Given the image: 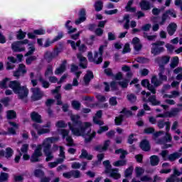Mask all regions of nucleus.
Listing matches in <instances>:
<instances>
[{
    "label": "nucleus",
    "instance_id": "41",
    "mask_svg": "<svg viewBox=\"0 0 182 182\" xmlns=\"http://www.w3.org/2000/svg\"><path fill=\"white\" fill-rule=\"evenodd\" d=\"M132 173H133V166H129L124 171L125 178H129L132 175Z\"/></svg>",
    "mask_w": 182,
    "mask_h": 182
},
{
    "label": "nucleus",
    "instance_id": "54",
    "mask_svg": "<svg viewBox=\"0 0 182 182\" xmlns=\"http://www.w3.org/2000/svg\"><path fill=\"white\" fill-rule=\"evenodd\" d=\"M53 66L49 65L47 68L46 73H44V76L47 77V76L53 75Z\"/></svg>",
    "mask_w": 182,
    "mask_h": 182
},
{
    "label": "nucleus",
    "instance_id": "21",
    "mask_svg": "<svg viewBox=\"0 0 182 182\" xmlns=\"http://www.w3.org/2000/svg\"><path fill=\"white\" fill-rule=\"evenodd\" d=\"M177 30V24L176 23H170L168 26L166 27L169 36H173Z\"/></svg>",
    "mask_w": 182,
    "mask_h": 182
},
{
    "label": "nucleus",
    "instance_id": "23",
    "mask_svg": "<svg viewBox=\"0 0 182 182\" xmlns=\"http://www.w3.org/2000/svg\"><path fill=\"white\" fill-rule=\"evenodd\" d=\"M150 159V165L153 167L157 166L159 164L160 159L158 155H152L149 157Z\"/></svg>",
    "mask_w": 182,
    "mask_h": 182
},
{
    "label": "nucleus",
    "instance_id": "37",
    "mask_svg": "<svg viewBox=\"0 0 182 182\" xmlns=\"http://www.w3.org/2000/svg\"><path fill=\"white\" fill-rule=\"evenodd\" d=\"M124 119V116L122 114H120L119 116L115 117V120H114L115 124L117 126H120L123 123Z\"/></svg>",
    "mask_w": 182,
    "mask_h": 182
},
{
    "label": "nucleus",
    "instance_id": "52",
    "mask_svg": "<svg viewBox=\"0 0 182 182\" xmlns=\"http://www.w3.org/2000/svg\"><path fill=\"white\" fill-rule=\"evenodd\" d=\"M151 83L154 84L155 87H159L160 85V81L156 75L153 76L152 79H151Z\"/></svg>",
    "mask_w": 182,
    "mask_h": 182
},
{
    "label": "nucleus",
    "instance_id": "35",
    "mask_svg": "<svg viewBox=\"0 0 182 182\" xmlns=\"http://www.w3.org/2000/svg\"><path fill=\"white\" fill-rule=\"evenodd\" d=\"M14 150L11 147L6 148L5 149V158L9 159H11L14 155Z\"/></svg>",
    "mask_w": 182,
    "mask_h": 182
},
{
    "label": "nucleus",
    "instance_id": "13",
    "mask_svg": "<svg viewBox=\"0 0 182 182\" xmlns=\"http://www.w3.org/2000/svg\"><path fill=\"white\" fill-rule=\"evenodd\" d=\"M77 58L80 62V68L82 69H87L88 66L87 58H85L81 53L77 54Z\"/></svg>",
    "mask_w": 182,
    "mask_h": 182
},
{
    "label": "nucleus",
    "instance_id": "39",
    "mask_svg": "<svg viewBox=\"0 0 182 182\" xmlns=\"http://www.w3.org/2000/svg\"><path fill=\"white\" fill-rule=\"evenodd\" d=\"M9 180V173L6 172H1L0 173V182H6Z\"/></svg>",
    "mask_w": 182,
    "mask_h": 182
},
{
    "label": "nucleus",
    "instance_id": "19",
    "mask_svg": "<svg viewBox=\"0 0 182 182\" xmlns=\"http://www.w3.org/2000/svg\"><path fill=\"white\" fill-rule=\"evenodd\" d=\"M31 120L36 123L38 124H42L43 120H42V116H41L38 112H33L31 114Z\"/></svg>",
    "mask_w": 182,
    "mask_h": 182
},
{
    "label": "nucleus",
    "instance_id": "55",
    "mask_svg": "<svg viewBox=\"0 0 182 182\" xmlns=\"http://www.w3.org/2000/svg\"><path fill=\"white\" fill-rule=\"evenodd\" d=\"M108 130H109L108 126L100 127L98 131H97V134L100 135L104 132H107Z\"/></svg>",
    "mask_w": 182,
    "mask_h": 182
},
{
    "label": "nucleus",
    "instance_id": "14",
    "mask_svg": "<svg viewBox=\"0 0 182 182\" xmlns=\"http://www.w3.org/2000/svg\"><path fill=\"white\" fill-rule=\"evenodd\" d=\"M79 18L75 21L76 25H80L86 21V10L85 9H80L78 13Z\"/></svg>",
    "mask_w": 182,
    "mask_h": 182
},
{
    "label": "nucleus",
    "instance_id": "31",
    "mask_svg": "<svg viewBox=\"0 0 182 182\" xmlns=\"http://www.w3.org/2000/svg\"><path fill=\"white\" fill-rule=\"evenodd\" d=\"M94 7L96 12H100L103 9L104 3L101 1H96L94 4Z\"/></svg>",
    "mask_w": 182,
    "mask_h": 182
},
{
    "label": "nucleus",
    "instance_id": "17",
    "mask_svg": "<svg viewBox=\"0 0 182 182\" xmlns=\"http://www.w3.org/2000/svg\"><path fill=\"white\" fill-rule=\"evenodd\" d=\"M139 146L143 151L148 152L151 150L150 142L146 139H144L140 142Z\"/></svg>",
    "mask_w": 182,
    "mask_h": 182
},
{
    "label": "nucleus",
    "instance_id": "33",
    "mask_svg": "<svg viewBox=\"0 0 182 182\" xmlns=\"http://www.w3.org/2000/svg\"><path fill=\"white\" fill-rule=\"evenodd\" d=\"M33 176L37 178H41L45 176V172L43 169H35L33 171Z\"/></svg>",
    "mask_w": 182,
    "mask_h": 182
},
{
    "label": "nucleus",
    "instance_id": "30",
    "mask_svg": "<svg viewBox=\"0 0 182 182\" xmlns=\"http://www.w3.org/2000/svg\"><path fill=\"white\" fill-rule=\"evenodd\" d=\"M70 21L68 20L66 21L65 24V27L68 30V34L70 35L72 33H74L77 31V28L72 27V26H70L69 24L70 23Z\"/></svg>",
    "mask_w": 182,
    "mask_h": 182
},
{
    "label": "nucleus",
    "instance_id": "49",
    "mask_svg": "<svg viewBox=\"0 0 182 182\" xmlns=\"http://www.w3.org/2000/svg\"><path fill=\"white\" fill-rule=\"evenodd\" d=\"M166 124V122L164 119H159L157 121V127L159 129H164Z\"/></svg>",
    "mask_w": 182,
    "mask_h": 182
},
{
    "label": "nucleus",
    "instance_id": "20",
    "mask_svg": "<svg viewBox=\"0 0 182 182\" xmlns=\"http://www.w3.org/2000/svg\"><path fill=\"white\" fill-rule=\"evenodd\" d=\"M9 88H11L13 92H17V90H18L20 87L22 86L21 85V82L17 80H12L10 81L9 85Z\"/></svg>",
    "mask_w": 182,
    "mask_h": 182
},
{
    "label": "nucleus",
    "instance_id": "59",
    "mask_svg": "<svg viewBox=\"0 0 182 182\" xmlns=\"http://www.w3.org/2000/svg\"><path fill=\"white\" fill-rule=\"evenodd\" d=\"M109 104L111 106H116L117 105V97H112L109 100Z\"/></svg>",
    "mask_w": 182,
    "mask_h": 182
},
{
    "label": "nucleus",
    "instance_id": "44",
    "mask_svg": "<svg viewBox=\"0 0 182 182\" xmlns=\"http://www.w3.org/2000/svg\"><path fill=\"white\" fill-rule=\"evenodd\" d=\"M92 132V129H89L87 133L85 135H87L89 139H91L92 140L96 137L97 133L96 132L93 131L92 134H90Z\"/></svg>",
    "mask_w": 182,
    "mask_h": 182
},
{
    "label": "nucleus",
    "instance_id": "5",
    "mask_svg": "<svg viewBox=\"0 0 182 182\" xmlns=\"http://www.w3.org/2000/svg\"><path fill=\"white\" fill-rule=\"evenodd\" d=\"M161 156L164 161L169 160L171 162L175 161L176 160L181 157V154L178 152H174L168 155V150H162Z\"/></svg>",
    "mask_w": 182,
    "mask_h": 182
},
{
    "label": "nucleus",
    "instance_id": "7",
    "mask_svg": "<svg viewBox=\"0 0 182 182\" xmlns=\"http://www.w3.org/2000/svg\"><path fill=\"white\" fill-rule=\"evenodd\" d=\"M43 146L38 145L37 148L34 150V152L31 155V162L37 163L41 161L40 157L43 156Z\"/></svg>",
    "mask_w": 182,
    "mask_h": 182
},
{
    "label": "nucleus",
    "instance_id": "28",
    "mask_svg": "<svg viewBox=\"0 0 182 182\" xmlns=\"http://www.w3.org/2000/svg\"><path fill=\"white\" fill-rule=\"evenodd\" d=\"M148 101L153 105V106H158L161 105V101L158 100L156 97V95L150 96L148 98Z\"/></svg>",
    "mask_w": 182,
    "mask_h": 182
},
{
    "label": "nucleus",
    "instance_id": "1",
    "mask_svg": "<svg viewBox=\"0 0 182 182\" xmlns=\"http://www.w3.org/2000/svg\"><path fill=\"white\" fill-rule=\"evenodd\" d=\"M68 126L74 136H81L85 135V132L91 129L92 123L90 122H82L81 124H77L76 127H77V128H76L75 127L72 126L70 122H68Z\"/></svg>",
    "mask_w": 182,
    "mask_h": 182
},
{
    "label": "nucleus",
    "instance_id": "9",
    "mask_svg": "<svg viewBox=\"0 0 182 182\" xmlns=\"http://www.w3.org/2000/svg\"><path fill=\"white\" fill-rule=\"evenodd\" d=\"M28 42L29 41L28 39H24L21 41H17L16 44H11V48L13 51H14L15 53L23 52L25 50V48L24 47L20 48L19 46L27 45Z\"/></svg>",
    "mask_w": 182,
    "mask_h": 182
},
{
    "label": "nucleus",
    "instance_id": "3",
    "mask_svg": "<svg viewBox=\"0 0 182 182\" xmlns=\"http://www.w3.org/2000/svg\"><path fill=\"white\" fill-rule=\"evenodd\" d=\"M152 48H151V54L154 56L161 55V53L165 52V48L163 46L165 45L164 41H158L155 43H153Z\"/></svg>",
    "mask_w": 182,
    "mask_h": 182
},
{
    "label": "nucleus",
    "instance_id": "18",
    "mask_svg": "<svg viewBox=\"0 0 182 182\" xmlns=\"http://www.w3.org/2000/svg\"><path fill=\"white\" fill-rule=\"evenodd\" d=\"M93 78H94V74L92 71L87 70V73L84 76V82L85 85L88 86Z\"/></svg>",
    "mask_w": 182,
    "mask_h": 182
},
{
    "label": "nucleus",
    "instance_id": "22",
    "mask_svg": "<svg viewBox=\"0 0 182 182\" xmlns=\"http://www.w3.org/2000/svg\"><path fill=\"white\" fill-rule=\"evenodd\" d=\"M182 111V107H175L171 109V112H166L168 117H175Z\"/></svg>",
    "mask_w": 182,
    "mask_h": 182
},
{
    "label": "nucleus",
    "instance_id": "25",
    "mask_svg": "<svg viewBox=\"0 0 182 182\" xmlns=\"http://www.w3.org/2000/svg\"><path fill=\"white\" fill-rule=\"evenodd\" d=\"M126 21L124 25V28L126 29V30H128L130 28V26H129V23H130V16L129 14H126L123 17V20H121V21H119L118 22L119 23H122L124 21Z\"/></svg>",
    "mask_w": 182,
    "mask_h": 182
},
{
    "label": "nucleus",
    "instance_id": "60",
    "mask_svg": "<svg viewBox=\"0 0 182 182\" xmlns=\"http://www.w3.org/2000/svg\"><path fill=\"white\" fill-rule=\"evenodd\" d=\"M155 132V129L153 127H149V128H145L144 129V134H154Z\"/></svg>",
    "mask_w": 182,
    "mask_h": 182
},
{
    "label": "nucleus",
    "instance_id": "27",
    "mask_svg": "<svg viewBox=\"0 0 182 182\" xmlns=\"http://www.w3.org/2000/svg\"><path fill=\"white\" fill-rule=\"evenodd\" d=\"M80 119V116L78 114L73 115L71 117V121L73 122L72 126L76 127V125L81 124L82 123V121L79 120Z\"/></svg>",
    "mask_w": 182,
    "mask_h": 182
},
{
    "label": "nucleus",
    "instance_id": "6",
    "mask_svg": "<svg viewBox=\"0 0 182 182\" xmlns=\"http://www.w3.org/2000/svg\"><path fill=\"white\" fill-rule=\"evenodd\" d=\"M173 18H177L176 11L174 9H169L166 10V11L162 14L161 21L159 23L160 26H163L166 23L167 20H170V16Z\"/></svg>",
    "mask_w": 182,
    "mask_h": 182
},
{
    "label": "nucleus",
    "instance_id": "16",
    "mask_svg": "<svg viewBox=\"0 0 182 182\" xmlns=\"http://www.w3.org/2000/svg\"><path fill=\"white\" fill-rule=\"evenodd\" d=\"M67 60H64L60 64V67L57 68L55 71V75H61L65 73L67 69Z\"/></svg>",
    "mask_w": 182,
    "mask_h": 182
},
{
    "label": "nucleus",
    "instance_id": "34",
    "mask_svg": "<svg viewBox=\"0 0 182 182\" xmlns=\"http://www.w3.org/2000/svg\"><path fill=\"white\" fill-rule=\"evenodd\" d=\"M127 99L131 104H135L137 100V97L134 94L130 93L127 95Z\"/></svg>",
    "mask_w": 182,
    "mask_h": 182
},
{
    "label": "nucleus",
    "instance_id": "38",
    "mask_svg": "<svg viewBox=\"0 0 182 182\" xmlns=\"http://www.w3.org/2000/svg\"><path fill=\"white\" fill-rule=\"evenodd\" d=\"M73 108L77 111L80 110L81 108V103L77 100H73L71 102Z\"/></svg>",
    "mask_w": 182,
    "mask_h": 182
},
{
    "label": "nucleus",
    "instance_id": "64",
    "mask_svg": "<svg viewBox=\"0 0 182 182\" xmlns=\"http://www.w3.org/2000/svg\"><path fill=\"white\" fill-rule=\"evenodd\" d=\"M23 180H24V178L22 176H16L13 178L14 182H23Z\"/></svg>",
    "mask_w": 182,
    "mask_h": 182
},
{
    "label": "nucleus",
    "instance_id": "8",
    "mask_svg": "<svg viewBox=\"0 0 182 182\" xmlns=\"http://www.w3.org/2000/svg\"><path fill=\"white\" fill-rule=\"evenodd\" d=\"M60 52V49L58 48L55 49L53 52L46 51V53H44V59H46L48 63H50L55 58L59 55Z\"/></svg>",
    "mask_w": 182,
    "mask_h": 182
},
{
    "label": "nucleus",
    "instance_id": "12",
    "mask_svg": "<svg viewBox=\"0 0 182 182\" xmlns=\"http://www.w3.org/2000/svg\"><path fill=\"white\" fill-rule=\"evenodd\" d=\"M31 92L33 93L31 95V100L33 102L41 100L43 97V94L41 92L39 87H32Z\"/></svg>",
    "mask_w": 182,
    "mask_h": 182
},
{
    "label": "nucleus",
    "instance_id": "11",
    "mask_svg": "<svg viewBox=\"0 0 182 182\" xmlns=\"http://www.w3.org/2000/svg\"><path fill=\"white\" fill-rule=\"evenodd\" d=\"M170 62V57L168 55H164L161 57H157L155 58V63L159 65V69H161V66L164 69H166L165 65Z\"/></svg>",
    "mask_w": 182,
    "mask_h": 182
},
{
    "label": "nucleus",
    "instance_id": "61",
    "mask_svg": "<svg viewBox=\"0 0 182 182\" xmlns=\"http://www.w3.org/2000/svg\"><path fill=\"white\" fill-rule=\"evenodd\" d=\"M46 30H43L42 28L33 31L34 35L41 36V35H46Z\"/></svg>",
    "mask_w": 182,
    "mask_h": 182
},
{
    "label": "nucleus",
    "instance_id": "58",
    "mask_svg": "<svg viewBox=\"0 0 182 182\" xmlns=\"http://www.w3.org/2000/svg\"><path fill=\"white\" fill-rule=\"evenodd\" d=\"M93 122L95 124H98L100 126L105 124L104 121L100 120V119L97 117H93Z\"/></svg>",
    "mask_w": 182,
    "mask_h": 182
},
{
    "label": "nucleus",
    "instance_id": "56",
    "mask_svg": "<svg viewBox=\"0 0 182 182\" xmlns=\"http://www.w3.org/2000/svg\"><path fill=\"white\" fill-rule=\"evenodd\" d=\"M65 141H67V143H68V144H67V146H74V140L71 136H67L65 138Z\"/></svg>",
    "mask_w": 182,
    "mask_h": 182
},
{
    "label": "nucleus",
    "instance_id": "4",
    "mask_svg": "<svg viewBox=\"0 0 182 182\" xmlns=\"http://www.w3.org/2000/svg\"><path fill=\"white\" fill-rule=\"evenodd\" d=\"M18 96V99L23 100L25 104H27L28 102V96L29 94V90L28 87L25 85H23L21 87L17 90L14 92Z\"/></svg>",
    "mask_w": 182,
    "mask_h": 182
},
{
    "label": "nucleus",
    "instance_id": "42",
    "mask_svg": "<svg viewBox=\"0 0 182 182\" xmlns=\"http://www.w3.org/2000/svg\"><path fill=\"white\" fill-rule=\"evenodd\" d=\"M129 82V80H124V81H119L118 84L123 89H126L128 87Z\"/></svg>",
    "mask_w": 182,
    "mask_h": 182
},
{
    "label": "nucleus",
    "instance_id": "36",
    "mask_svg": "<svg viewBox=\"0 0 182 182\" xmlns=\"http://www.w3.org/2000/svg\"><path fill=\"white\" fill-rule=\"evenodd\" d=\"M43 153H52L50 151L51 149V144L49 142H43Z\"/></svg>",
    "mask_w": 182,
    "mask_h": 182
},
{
    "label": "nucleus",
    "instance_id": "32",
    "mask_svg": "<svg viewBox=\"0 0 182 182\" xmlns=\"http://www.w3.org/2000/svg\"><path fill=\"white\" fill-rule=\"evenodd\" d=\"M6 113L9 120L16 119V112L14 110H8Z\"/></svg>",
    "mask_w": 182,
    "mask_h": 182
},
{
    "label": "nucleus",
    "instance_id": "57",
    "mask_svg": "<svg viewBox=\"0 0 182 182\" xmlns=\"http://www.w3.org/2000/svg\"><path fill=\"white\" fill-rule=\"evenodd\" d=\"M131 51V49H130V45L129 43H126L124 46V49H123V51H122V54L123 55H125L128 53H130Z\"/></svg>",
    "mask_w": 182,
    "mask_h": 182
},
{
    "label": "nucleus",
    "instance_id": "43",
    "mask_svg": "<svg viewBox=\"0 0 182 182\" xmlns=\"http://www.w3.org/2000/svg\"><path fill=\"white\" fill-rule=\"evenodd\" d=\"M71 174L73 178H80L81 177L80 171L79 170H71Z\"/></svg>",
    "mask_w": 182,
    "mask_h": 182
},
{
    "label": "nucleus",
    "instance_id": "47",
    "mask_svg": "<svg viewBox=\"0 0 182 182\" xmlns=\"http://www.w3.org/2000/svg\"><path fill=\"white\" fill-rule=\"evenodd\" d=\"M55 127L59 128V129L66 128L67 127V124H66L65 121L60 120V121H58L56 122Z\"/></svg>",
    "mask_w": 182,
    "mask_h": 182
},
{
    "label": "nucleus",
    "instance_id": "15",
    "mask_svg": "<svg viewBox=\"0 0 182 182\" xmlns=\"http://www.w3.org/2000/svg\"><path fill=\"white\" fill-rule=\"evenodd\" d=\"M67 60H64L60 64V67L57 68L55 71V75H61L65 73L67 69Z\"/></svg>",
    "mask_w": 182,
    "mask_h": 182
},
{
    "label": "nucleus",
    "instance_id": "51",
    "mask_svg": "<svg viewBox=\"0 0 182 182\" xmlns=\"http://www.w3.org/2000/svg\"><path fill=\"white\" fill-rule=\"evenodd\" d=\"M11 100L7 97L0 100V102L4 105L5 107H7L9 105Z\"/></svg>",
    "mask_w": 182,
    "mask_h": 182
},
{
    "label": "nucleus",
    "instance_id": "45",
    "mask_svg": "<svg viewBox=\"0 0 182 182\" xmlns=\"http://www.w3.org/2000/svg\"><path fill=\"white\" fill-rule=\"evenodd\" d=\"M37 60V57L35 55H31L26 59V65H30L33 62Z\"/></svg>",
    "mask_w": 182,
    "mask_h": 182
},
{
    "label": "nucleus",
    "instance_id": "40",
    "mask_svg": "<svg viewBox=\"0 0 182 182\" xmlns=\"http://www.w3.org/2000/svg\"><path fill=\"white\" fill-rule=\"evenodd\" d=\"M127 164V160H118L114 163L115 167H122L126 166Z\"/></svg>",
    "mask_w": 182,
    "mask_h": 182
},
{
    "label": "nucleus",
    "instance_id": "63",
    "mask_svg": "<svg viewBox=\"0 0 182 182\" xmlns=\"http://www.w3.org/2000/svg\"><path fill=\"white\" fill-rule=\"evenodd\" d=\"M109 144H110V141L109 139L105 141L102 146V150L107 151Z\"/></svg>",
    "mask_w": 182,
    "mask_h": 182
},
{
    "label": "nucleus",
    "instance_id": "50",
    "mask_svg": "<svg viewBox=\"0 0 182 182\" xmlns=\"http://www.w3.org/2000/svg\"><path fill=\"white\" fill-rule=\"evenodd\" d=\"M26 36V33L23 32L22 30H19L16 38L18 40H23Z\"/></svg>",
    "mask_w": 182,
    "mask_h": 182
},
{
    "label": "nucleus",
    "instance_id": "26",
    "mask_svg": "<svg viewBox=\"0 0 182 182\" xmlns=\"http://www.w3.org/2000/svg\"><path fill=\"white\" fill-rule=\"evenodd\" d=\"M93 158L92 155H90L88 154L87 151L85 149H82L81 150V155H80L79 159H87V160H92Z\"/></svg>",
    "mask_w": 182,
    "mask_h": 182
},
{
    "label": "nucleus",
    "instance_id": "10",
    "mask_svg": "<svg viewBox=\"0 0 182 182\" xmlns=\"http://www.w3.org/2000/svg\"><path fill=\"white\" fill-rule=\"evenodd\" d=\"M27 73L26 65L21 63L18 65L17 70L13 72V76L16 77L17 79H19L20 77L23 76Z\"/></svg>",
    "mask_w": 182,
    "mask_h": 182
},
{
    "label": "nucleus",
    "instance_id": "48",
    "mask_svg": "<svg viewBox=\"0 0 182 182\" xmlns=\"http://www.w3.org/2000/svg\"><path fill=\"white\" fill-rule=\"evenodd\" d=\"M9 80V79L7 77L2 80V81L0 82V88L1 90L6 89L8 87L6 84Z\"/></svg>",
    "mask_w": 182,
    "mask_h": 182
},
{
    "label": "nucleus",
    "instance_id": "29",
    "mask_svg": "<svg viewBox=\"0 0 182 182\" xmlns=\"http://www.w3.org/2000/svg\"><path fill=\"white\" fill-rule=\"evenodd\" d=\"M165 70L166 69H164L163 66H161V69H159L158 75H159V80L161 81H167V79H168L166 75H163L165 73Z\"/></svg>",
    "mask_w": 182,
    "mask_h": 182
},
{
    "label": "nucleus",
    "instance_id": "2",
    "mask_svg": "<svg viewBox=\"0 0 182 182\" xmlns=\"http://www.w3.org/2000/svg\"><path fill=\"white\" fill-rule=\"evenodd\" d=\"M105 167V173L109 174V176L115 180H119L121 178V174L119 173V169L112 168V164L109 160L102 162Z\"/></svg>",
    "mask_w": 182,
    "mask_h": 182
},
{
    "label": "nucleus",
    "instance_id": "24",
    "mask_svg": "<svg viewBox=\"0 0 182 182\" xmlns=\"http://www.w3.org/2000/svg\"><path fill=\"white\" fill-rule=\"evenodd\" d=\"M139 6L143 11H149L151 8V3L146 0H141L139 3Z\"/></svg>",
    "mask_w": 182,
    "mask_h": 182
},
{
    "label": "nucleus",
    "instance_id": "53",
    "mask_svg": "<svg viewBox=\"0 0 182 182\" xmlns=\"http://www.w3.org/2000/svg\"><path fill=\"white\" fill-rule=\"evenodd\" d=\"M135 173H136V178H139L140 176L144 174V170L141 167H136L135 168Z\"/></svg>",
    "mask_w": 182,
    "mask_h": 182
},
{
    "label": "nucleus",
    "instance_id": "62",
    "mask_svg": "<svg viewBox=\"0 0 182 182\" xmlns=\"http://www.w3.org/2000/svg\"><path fill=\"white\" fill-rule=\"evenodd\" d=\"M141 182H152V178L147 176H141L140 178Z\"/></svg>",
    "mask_w": 182,
    "mask_h": 182
},
{
    "label": "nucleus",
    "instance_id": "46",
    "mask_svg": "<svg viewBox=\"0 0 182 182\" xmlns=\"http://www.w3.org/2000/svg\"><path fill=\"white\" fill-rule=\"evenodd\" d=\"M178 57H175V58H173V60H172V62L170 64V67L172 69H174V68H176L178 66Z\"/></svg>",
    "mask_w": 182,
    "mask_h": 182
}]
</instances>
